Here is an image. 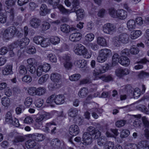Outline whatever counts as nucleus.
<instances>
[{
	"mask_svg": "<svg viewBox=\"0 0 149 149\" xmlns=\"http://www.w3.org/2000/svg\"><path fill=\"white\" fill-rule=\"evenodd\" d=\"M50 79L53 81L57 84H59V85H61V77L59 74L55 73L52 74Z\"/></svg>",
	"mask_w": 149,
	"mask_h": 149,
	"instance_id": "14",
	"label": "nucleus"
},
{
	"mask_svg": "<svg viewBox=\"0 0 149 149\" xmlns=\"http://www.w3.org/2000/svg\"><path fill=\"white\" fill-rule=\"evenodd\" d=\"M32 102V98L31 97H29L26 98L24 102V104L26 107H29L31 106Z\"/></svg>",
	"mask_w": 149,
	"mask_h": 149,
	"instance_id": "51",
	"label": "nucleus"
},
{
	"mask_svg": "<svg viewBox=\"0 0 149 149\" xmlns=\"http://www.w3.org/2000/svg\"><path fill=\"white\" fill-rule=\"evenodd\" d=\"M79 1L78 0H73L72 2V8L70 10L71 12H74L79 7Z\"/></svg>",
	"mask_w": 149,
	"mask_h": 149,
	"instance_id": "27",
	"label": "nucleus"
},
{
	"mask_svg": "<svg viewBox=\"0 0 149 149\" xmlns=\"http://www.w3.org/2000/svg\"><path fill=\"white\" fill-rule=\"evenodd\" d=\"M15 27L14 26H11L7 28L3 33V36L6 39H9L15 36Z\"/></svg>",
	"mask_w": 149,
	"mask_h": 149,
	"instance_id": "5",
	"label": "nucleus"
},
{
	"mask_svg": "<svg viewBox=\"0 0 149 149\" xmlns=\"http://www.w3.org/2000/svg\"><path fill=\"white\" fill-rule=\"evenodd\" d=\"M138 77L139 78L141 79L148 78L149 77V73L142 71L138 74Z\"/></svg>",
	"mask_w": 149,
	"mask_h": 149,
	"instance_id": "47",
	"label": "nucleus"
},
{
	"mask_svg": "<svg viewBox=\"0 0 149 149\" xmlns=\"http://www.w3.org/2000/svg\"><path fill=\"white\" fill-rule=\"evenodd\" d=\"M25 145L28 149H40L41 148L40 145L37 144L35 141L31 139L26 141Z\"/></svg>",
	"mask_w": 149,
	"mask_h": 149,
	"instance_id": "7",
	"label": "nucleus"
},
{
	"mask_svg": "<svg viewBox=\"0 0 149 149\" xmlns=\"http://www.w3.org/2000/svg\"><path fill=\"white\" fill-rule=\"evenodd\" d=\"M118 36H114L112 39V42L114 45L116 47H119L120 45L121 41Z\"/></svg>",
	"mask_w": 149,
	"mask_h": 149,
	"instance_id": "35",
	"label": "nucleus"
},
{
	"mask_svg": "<svg viewBox=\"0 0 149 149\" xmlns=\"http://www.w3.org/2000/svg\"><path fill=\"white\" fill-rule=\"evenodd\" d=\"M117 18L121 19H125L127 16V12L125 10L122 9H120L117 10Z\"/></svg>",
	"mask_w": 149,
	"mask_h": 149,
	"instance_id": "17",
	"label": "nucleus"
},
{
	"mask_svg": "<svg viewBox=\"0 0 149 149\" xmlns=\"http://www.w3.org/2000/svg\"><path fill=\"white\" fill-rule=\"evenodd\" d=\"M101 68H96L93 71V78L94 80H97L101 79L102 81L107 82L112 80L113 79L112 77L110 75L106 76L103 75L100 76V74L104 72V70H101Z\"/></svg>",
	"mask_w": 149,
	"mask_h": 149,
	"instance_id": "2",
	"label": "nucleus"
},
{
	"mask_svg": "<svg viewBox=\"0 0 149 149\" xmlns=\"http://www.w3.org/2000/svg\"><path fill=\"white\" fill-rule=\"evenodd\" d=\"M124 90L127 94H132L134 88L130 85H127L125 86Z\"/></svg>",
	"mask_w": 149,
	"mask_h": 149,
	"instance_id": "59",
	"label": "nucleus"
},
{
	"mask_svg": "<svg viewBox=\"0 0 149 149\" xmlns=\"http://www.w3.org/2000/svg\"><path fill=\"white\" fill-rule=\"evenodd\" d=\"M81 75L79 74H73L69 77L70 79L72 81H75L78 80L80 78Z\"/></svg>",
	"mask_w": 149,
	"mask_h": 149,
	"instance_id": "53",
	"label": "nucleus"
},
{
	"mask_svg": "<svg viewBox=\"0 0 149 149\" xmlns=\"http://www.w3.org/2000/svg\"><path fill=\"white\" fill-rule=\"evenodd\" d=\"M111 55V51L109 49L106 48L102 49L99 51V54L97 58V61L99 62L103 63Z\"/></svg>",
	"mask_w": 149,
	"mask_h": 149,
	"instance_id": "4",
	"label": "nucleus"
},
{
	"mask_svg": "<svg viewBox=\"0 0 149 149\" xmlns=\"http://www.w3.org/2000/svg\"><path fill=\"white\" fill-rule=\"evenodd\" d=\"M81 36L82 35L80 33H74L70 35L69 39L72 41L77 42L79 41L81 39Z\"/></svg>",
	"mask_w": 149,
	"mask_h": 149,
	"instance_id": "13",
	"label": "nucleus"
},
{
	"mask_svg": "<svg viewBox=\"0 0 149 149\" xmlns=\"http://www.w3.org/2000/svg\"><path fill=\"white\" fill-rule=\"evenodd\" d=\"M142 34L140 30H134L132 32L130 35V37L132 39H135L141 36Z\"/></svg>",
	"mask_w": 149,
	"mask_h": 149,
	"instance_id": "24",
	"label": "nucleus"
},
{
	"mask_svg": "<svg viewBox=\"0 0 149 149\" xmlns=\"http://www.w3.org/2000/svg\"><path fill=\"white\" fill-rule=\"evenodd\" d=\"M136 108L139 110L143 112L146 114H149V111L148 110L146 107L143 105H141V106H137Z\"/></svg>",
	"mask_w": 149,
	"mask_h": 149,
	"instance_id": "50",
	"label": "nucleus"
},
{
	"mask_svg": "<svg viewBox=\"0 0 149 149\" xmlns=\"http://www.w3.org/2000/svg\"><path fill=\"white\" fill-rule=\"evenodd\" d=\"M29 39L27 38H24L19 40H17L15 41V43L17 44L21 48L24 47L27 45L29 42Z\"/></svg>",
	"mask_w": 149,
	"mask_h": 149,
	"instance_id": "11",
	"label": "nucleus"
},
{
	"mask_svg": "<svg viewBox=\"0 0 149 149\" xmlns=\"http://www.w3.org/2000/svg\"><path fill=\"white\" fill-rule=\"evenodd\" d=\"M56 6L60 10V11L63 14H67L71 13L70 10H68L65 9L64 7L61 5H58Z\"/></svg>",
	"mask_w": 149,
	"mask_h": 149,
	"instance_id": "36",
	"label": "nucleus"
},
{
	"mask_svg": "<svg viewBox=\"0 0 149 149\" xmlns=\"http://www.w3.org/2000/svg\"><path fill=\"white\" fill-rule=\"evenodd\" d=\"M63 58L64 61L63 65L65 68L67 70L72 69L73 65L72 63L70 61V57L68 55L63 56Z\"/></svg>",
	"mask_w": 149,
	"mask_h": 149,
	"instance_id": "9",
	"label": "nucleus"
},
{
	"mask_svg": "<svg viewBox=\"0 0 149 149\" xmlns=\"http://www.w3.org/2000/svg\"><path fill=\"white\" fill-rule=\"evenodd\" d=\"M127 28L129 31H131L135 28V22L133 19H131L128 20L127 22Z\"/></svg>",
	"mask_w": 149,
	"mask_h": 149,
	"instance_id": "23",
	"label": "nucleus"
},
{
	"mask_svg": "<svg viewBox=\"0 0 149 149\" xmlns=\"http://www.w3.org/2000/svg\"><path fill=\"white\" fill-rule=\"evenodd\" d=\"M97 139V143L99 146H102L104 144L106 141V137L105 136H102Z\"/></svg>",
	"mask_w": 149,
	"mask_h": 149,
	"instance_id": "45",
	"label": "nucleus"
},
{
	"mask_svg": "<svg viewBox=\"0 0 149 149\" xmlns=\"http://www.w3.org/2000/svg\"><path fill=\"white\" fill-rule=\"evenodd\" d=\"M141 117L140 114L138 115H132L131 116V118L132 119H135L133 122V125L135 127H140L141 122L140 120L138 119L140 118Z\"/></svg>",
	"mask_w": 149,
	"mask_h": 149,
	"instance_id": "15",
	"label": "nucleus"
},
{
	"mask_svg": "<svg viewBox=\"0 0 149 149\" xmlns=\"http://www.w3.org/2000/svg\"><path fill=\"white\" fill-rule=\"evenodd\" d=\"M49 76L48 74H45L40 77L38 80V83L42 84L46 82L49 78Z\"/></svg>",
	"mask_w": 149,
	"mask_h": 149,
	"instance_id": "41",
	"label": "nucleus"
},
{
	"mask_svg": "<svg viewBox=\"0 0 149 149\" xmlns=\"http://www.w3.org/2000/svg\"><path fill=\"white\" fill-rule=\"evenodd\" d=\"M88 91L86 88L84 87L81 88L78 92V95L79 97H85L88 94Z\"/></svg>",
	"mask_w": 149,
	"mask_h": 149,
	"instance_id": "31",
	"label": "nucleus"
},
{
	"mask_svg": "<svg viewBox=\"0 0 149 149\" xmlns=\"http://www.w3.org/2000/svg\"><path fill=\"white\" fill-rule=\"evenodd\" d=\"M43 40V37L41 36H37L35 37L33 39L34 42L37 44H40Z\"/></svg>",
	"mask_w": 149,
	"mask_h": 149,
	"instance_id": "61",
	"label": "nucleus"
},
{
	"mask_svg": "<svg viewBox=\"0 0 149 149\" xmlns=\"http://www.w3.org/2000/svg\"><path fill=\"white\" fill-rule=\"evenodd\" d=\"M1 102L3 105L5 107H8L10 104V100L8 97H4L2 99Z\"/></svg>",
	"mask_w": 149,
	"mask_h": 149,
	"instance_id": "44",
	"label": "nucleus"
},
{
	"mask_svg": "<svg viewBox=\"0 0 149 149\" xmlns=\"http://www.w3.org/2000/svg\"><path fill=\"white\" fill-rule=\"evenodd\" d=\"M19 74L21 75L25 74L27 73V70L26 67L23 65H20L19 68Z\"/></svg>",
	"mask_w": 149,
	"mask_h": 149,
	"instance_id": "40",
	"label": "nucleus"
},
{
	"mask_svg": "<svg viewBox=\"0 0 149 149\" xmlns=\"http://www.w3.org/2000/svg\"><path fill=\"white\" fill-rule=\"evenodd\" d=\"M55 95L53 94L48 97L46 100V102L48 104L55 103Z\"/></svg>",
	"mask_w": 149,
	"mask_h": 149,
	"instance_id": "49",
	"label": "nucleus"
},
{
	"mask_svg": "<svg viewBox=\"0 0 149 149\" xmlns=\"http://www.w3.org/2000/svg\"><path fill=\"white\" fill-rule=\"evenodd\" d=\"M94 38V35L91 33L87 34L85 37L86 40L88 42L92 41Z\"/></svg>",
	"mask_w": 149,
	"mask_h": 149,
	"instance_id": "64",
	"label": "nucleus"
},
{
	"mask_svg": "<svg viewBox=\"0 0 149 149\" xmlns=\"http://www.w3.org/2000/svg\"><path fill=\"white\" fill-rule=\"evenodd\" d=\"M75 12H76L77 17L82 18L84 17V13L83 10L81 9H77Z\"/></svg>",
	"mask_w": 149,
	"mask_h": 149,
	"instance_id": "46",
	"label": "nucleus"
},
{
	"mask_svg": "<svg viewBox=\"0 0 149 149\" xmlns=\"http://www.w3.org/2000/svg\"><path fill=\"white\" fill-rule=\"evenodd\" d=\"M109 15L111 17L113 18H117V10L113 8H111L109 9Z\"/></svg>",
	"mask_w": 149,
	"mask_h": 149,
	"instance_id": "48",
	"label": "nucleus"
},
{
	"mask_svg": "<svg viewBox=\"0 0 149 149\" xmlns=\"http://www.w3.org/2000/svg\"><path fill=\"white\" fill-rule=\"evenodd\" d=\"M46 89L43 87H40L36 88V95L41 96L44 95L46 92Z\"/></svg>",
	"mask_w": 149,
	"mask_h": 149,
	"instance_id": "38",
	"label": "nucleus"
},
{
	"mask_svg": "<svg viewBox=\"0 0 149 149\" xmlns=\"http://www.w3.org/2000/svg\"><path fill=\"white\" fill-rule=\"evenodd\" d=\"M74 64L78 68H83L86 65V62L84 60H79L75 61Z\"/></svg>",
	"mask_w": 149,
	"mask_h": 149,
	"instance_id": "33",
	"label": "nucleus"
},
{
	"mask_svg": "<svg viewBox=\"0 0 149 149\" xmlns=\"http://www.w3.org/2000/svg\"><path fill=\"white\" fill-rule=\"evenodd\" d=\"M132 95L133 94L134 98L140 96V90L138 88H136L135 89H134L133 91Z\"/></svg>",
	"mask_w": 149,
	"mask_h": 149,
	"instance_id": "60",
	"label": "nucleus"
},
{
	"mask_svg": "<svg viewBox=\"0 0 149 149\" xmlns=\"http://www.w3.org/2000/svg\"><path fill=\"white\" fill-rule=\"evenodd\" d=\"M119 63L123 66H127L130 64V61L127 57L121 56L119 59Z\"/></svg>",
	"mask_w": 149,
	"mask_h": 149,
	"instance_id": "20",
	"label": "nucleus"
},
{
	"mask_svg": "<svg viewBox=\"0 0 149 149\" xmlns=\"http://www.w3.org/2000/svg\"><path fill=\"white\" fill-rule=\"evenodd\" d=\"M142 120L143 124L146 129H149V121L148 119L145 117H142Z\"/></svg>",
	"mask_w": 149,
	"mask_h": 149,
	"instance_id": "62",
	"label": "nucleus"
},
{
	"mask_svg": "<svg viewBox=\"0 0 149 149\" xmlns=\"http://www.w3.org/2000/svg\"><path fill=\"white\" fill-rule=\"evenodd\" d=\"M13 118L11 113L10 111L8 112L6 114L5 116L6 121L8 123L11 122L12 119Z\"/></svg>",
	"mask_w": 149,
	"mask_h": 149,
	"instance_id": "55",
	"label": "nucleus"
},
{
	"mask_svg": "<svg viewBox=\"0 0 149 149\" xmlns=\"http://www.w3.org/2000/svg\"><path fill=\"white\" fill-rule=\"evenodd\" d=\"M148 141H142L138 143L137 146V148H139L144 149L147 148Z\"/></svg>",
	"mask_w": 149,
	"mask_h": 149,
	"instance_id": "42",
	"label": "nucleus"
},
{
	"mask_svg": "<svg viewBox=\"0 0 149 149\" xmlns=\"http://www.w3.org/2000/svg\"><path fill=\"white\" fill-rule=\"evenodd\" d=\"M60 86L59 84H57L54 82H52L49 83L48 88L49 90H52L55 89L60 87Z\"/></svg>",
	"mask_w": 149,
	"mask_h": 149,
	"instance_id": "39",
	"label": "nucleus"
},
{
	"mask_svg": "<svg viewBox=\"0 0 149 149\" xmlns=\"http://www.w3.org/2000/svg\"><path fill=\"white\" fill-rule=\"evenodd\" d=\"M121 41V43L126 44L129 41V35L125 33H123L118 36Z\"/></svg>",
	"mask_w": 149,
	"mask_h": 149,
	"instance_id": "18",
	"label": "nucleus"
},
{
	"mask_svg": "<svg viewBox=\"0 0 149 149\" xmlns=\"http://www.w3.org/2000/svg\"><path fill=\"white\" fill-rule=\"evenodd\" d=\"M25 139V138L22 136H18L15 137L13 140V142L15 143H18L22 142L24 141Z\"/></svg>",
	"mask_w": 149,
	"mask_h": 149,
	"instance_id": "52",
	"label": "nucleus"
},
{
	"mask_svg": "<svg viewBox=\"0 0 149 149\" xmlns=\"http://www.w3.org/2000/svg\"><path fill=\"white\" fill-rule=\"evenodd\" d=\"M12 66L11 65H8L6 66L3 71V74L7 75L13 74Z\"/></svg>",
	"mask_w": 149,
	"mask_h": 149,
	"instance_id": "25",
	"label": "nucleus"
},
{
	"mask_svg": "<svg viewBox=\"0 0 149 149\" xmlns=\"http://www.w3.org/2000/svg\"><path fill=\"white\" fill-rule=\"evenodd\" d=\"M41 68L43 69L44 72H48L51 68V66L49 64L47 63H45L41 65Z\"/></svg>",
	"mask_w": 149,
	"mask_h": 149,
	"instance_id": "56",
	"label": "nucleus"
},
{
	"mask_svg": "<svg viewBox=\"0 0 149 149\" xmlns=\"http://www.w3.org/2000/svg\"><path fill=\"white\" fill-rule=\"evenodd\" d=\"M73 50L74 53L78 55H83L86 58H90L91 55L88 53L85 47L80 44L75 45L74 47Z\"/></svg>",
	"mask_w": 149,
	"mask_h": 149,
	"instance_id": "3",
	"label": "nucleus"
},
{
	"mask_svg": "<svg viewBox=\"0 0 149 149\" xmlns=\"http://www.w3.org/2000/svg\"><path fill=\"white\" fill-rule=\"evenodd\" d=\"M55 124V123L54 122H51L47 123L45 126V128H44V131L46 133H49L50 130L53 128Z\"/></svg>",
	"mask_w": 149,
	"mask_h": 149,
	"instance_id": "28",
	"label": "nucleus"
},
{
	"mask_svg": "<svg viewBox=\"0 0 149 149\" xmlns=\"http://www.w3.org/2000/svg\"><path fill=\"white\" fill-rule=\"evenodd\" d=\"M97 42L99 45L105 46L107 45V43L106 39L102 37H99L97 38Z\"/></svg>",
	"mask_w": 149,
	"mask_h": 149,
	"instance_id": "30",
	"label": "nucleus"
},
{
	"mask_svg": "<svg viewBox=\"0 0 149 149\" xmlns=\"http://www.w3.org/2000/svg\"><path fill=\"white\" fill-rule=\"evenodd\" d=\"M148 62H149V61L146 58H144L141 59L139 61L135 63H137L138 64L135 65L134 67V68L136 70L142 69L143 67L142 64H145Z\"/></svg>",
	"mask_w": 149,
	"mask_h": 149,
	"instance_id": "19",
	"label": "nucleus"
},
{
	"mask_svg": "<svg viewBox=\"0 0 149 149\" xmlns=\"http://www.w3.org/2000/svg\"><path fill=\"white\" fill-rule=\"evenodd\" d=\"M116 30V27L113 24L110 23L105 24L103 27V32L109 35H113Z\"/></svg>",
	"mask_w": 149,
	"mask_h": 149,
	"instance_id": "6",
	"label": "nucleus"
},
{
	"mask_svg": "<svg viewBox=\"0 0 149 149\" xmlns=\"http://www.w3.org/2000/svg\"><path fill=\"white\" fill-rule=\"evenodd\" d=\"M130 134L129 131L127 130H123L120 134V136L121 138H125L127 137Z\"/></svg>",
	"mask_w": 149,
	"mask_h": 149,
	"instance_id": "54",
	"label": "nucleus"
},
{
	"mask_svg": "<svg viewBox=\"0 0 149 149\" xmlns=\"http://www.w3.org/2000/svg\"><path fill=\"white\" fill-rule=\"evenodd\" d=\"M41 21L38 18L33 17L31 19L29 24L31 26L34 28H38L41 24Z\"/></svg>",
	"mask_w": 149,
	"mask_h": 149,
	"instance_id": "8",
	"label": "nucleus"
},
{
	"mask_svg": "<svg viewBox=\"0 0 149 149\" xmlns=\"http://www.w3.org/2000/svg\"><path fill=\"white\" fill-rule=\"evenodd\" d=\"M31 136L32 138L35 139V140L37 141H42L45 139L44 135L41 134H32Z\"/></svg>",
	"mask_w": 149,
	"mask_h": 149,
	"instance_id": "21",
	"label": "nucleus"
},
{
	"mask_svg": "<svg viewBox=\"0 0 149 149\" xmlns=\"http://www.w3.org/2000/svg\"><path fill=\"white\" fill-rule=\"evenodd\" d=\"M130 72V70L128 69L122 68H118L115 71L116 75L120 77L129 74Z\"/></svg>",
	"mask_w": 149,
	"mask_h": 149,
	"instance_id": "10",
	"label": "nucleus"
},
{
	"mask_svg": "<svg viewBox=\"0 0 149 149\" xmlns=\"http://www.w3.org/2000/svg\"><path fill=\"white\" fill-rule=\"evenodd\" d=\"M114 143L110 141L107 142L104 147V149H113L114 146Z\"/></svg>",
	"mask_w": 149,
	"mask_h": 149,
	"instance_id": "63",
	"label": "nucleus"
},
{
	"mask_svg": "<svg viewBox=\"0 0 149 149\" xmlns=\"http://www.w3.org/2000/svg\"><path fill=\"white\" fill-rule=\"evenodd\" d=\"M16 0H6L5 3L6 6L5 7L6 10H10V8L15 4Z\"/></svg>",
	"mask_w": 149,
	"mask_h": 149,
	"instance_id": "26",
	"label": "nucleus"
},
{
	"mask_svg": "<svg viewBox=\"0 0 149 149\" xmlns=\"http://www.w3.org/2000/svg\"><path fill=\"white\" fill-rule=\"evenodd\" d=\"M69 132L70 135L75 136L79 132V129L77 125H72L69 128Z\"/></svg>",
	"mask_w": 149,
	"mask_h": 149,
	"instance_id": "12",
	"label": "nucleus"
},
{
	"mask_svg": "<svg viewBox=\"0 0 149 149\" xmlns=\"http://www.w3.org/2000/svg\"><path fill=\"white\" fill-rule=\"evenodd\" d=\"M78 110L75 108H71L68 111V114L69 116L74 118L75 117L77 114Z\"/></svg>",
	"mask_w": 149,
	"mask_h": 149,
	"instance_id": "32",
	"label": "nucleus"
},
{
	"mask_svg": "<svg viewBox=\"0 0 149 149\" xmlns=\"http://www.w3.org/2000/svg\"><path fill=\"white\" fill-rule=\"evenodd\" d=\"M52 146L55 148H59L61 145L60 141L58 139H54L52 140L51 142Z\"/></svg>",
	"mask_w": 149,
	"mask_h": 149,
	"instance_id": "29",
	"label": "nucleus"
},
{
	"mask_svg": "<svg viewBox=\"0 0 149 149\" xmlns=\"http://www.w3.org/2000/svg\"><path fill=\"white\" fill-rule=\"evenodd\" d=\"M88 132H84L82 136L83 143L85 145L91 144L92 139H97L101 135V132L98 130H96L93 126H90L87 129Z\"/></svg>",
	"mask_w": 149,
	"mask_h": 149,
	"instance_id": "1",
	"label": "nucleus"
},
{
	"mask_svg": "<svg viewBox=\"0 0 149 149\" xmlns=\"http://www.w3.org/2000/svg\"><path fill=\"white\" fill-rule=\"evenodd\" d=\"M60 29L62 32L65 33H68L70 31V26L65 24H63L61 26Z\"/></svg>",
	"mask_w": 149,
	"mask_h": 149,
	"instance_id": "34",
	"label": "nucleus"
},
{
	"mask_svg": "<svg viewBox=\"0 0 149 149\" xmlns=\"http://www.w3.org/2000/svg\"><path fill=\"white\" fill-rule=\"evenodd\" d=\"M49 39L50 42L54 45H56L58 44L60 40V38L57 36H52Z\"/></svg>",
	"mask_w": 149,
	"mask_h": 149,
	"instance_id": "37",
	"label": "nucleus"
},
{
	"mask_svg": "<svg viewBox=\"0 0 149 149\" xmlns=\"http://www.w3.org/2000/svg\"><path fill=\"white\" fill-rule=\"evenodd\" d=\"M28 92L30 95H36V88L34 87H30L28 90Z\"/></svg>",
	"mask_w": 149,
	"mask_h": 149,
	"instance_id": "57",
	"label": "nucleus"
},
{
	"mask_svg": "<svg viewBox=\"0 0 149 149\" xmlns=\"http://www.w3.org/2000/svg\"><path fill=\"white\" fill-rule=\"evenodd\" d=\"M49 12L47 9L46 5L45 4H42L40 7V15L45 16Z\"/></svg>",
	"mask_w": 149,
	"mask_h": 149,
	"instance_id": "22",
	"label": "nucleus"
},
{
	"mask_svg": "<svg viewBox=\"0 0 149 149\" xmlns=\"http://www.w3.org/2000/svg\"><path fill=\"white\" fill-rule=\"evenodd\" d=\"M47 58L50 61L52 62L56 63L57 61V58L56 56L52 53L49 54Z\"/></svg>",
	"mask_w": 149,
	"mask_h": 149,
	"instance_id": "58",
	"label": "nucleus"
},
{
	"mask_svg": "<svg viewBox=\"0 0 149 149\" xmlns=\"http://www.w3.org/2000/svg\"><path fill=\"white\" fill-rule=\"evenodd\" d=\"M50 39L47 38H44L43 37V40H42L40 45L42 47H46L50 45Z\"/></svg>",
	"mask_w": 149,
	"mask_h": 149,
	"instance_id": "43",
	"label": "nucleus"
},
{
	"mask_svg": "<svg viewBox=\"0 0 149 149\" xmlns=\"http://www.w3.org/2000/svg\"><path fill=\"white\" fill-rule=\"evenodd\" d=\"M55 103L57 105L63 104L65 102V97L63 94L55 95Z\"/></svg>",
	"mask_w": 149,
	"mask_h": 149,
	"instance_id": "16",
	"label": "nucleus"
}]
</instances>
